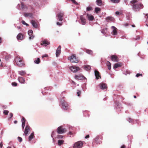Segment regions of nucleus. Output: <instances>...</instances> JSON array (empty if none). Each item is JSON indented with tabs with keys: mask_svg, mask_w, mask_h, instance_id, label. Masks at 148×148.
<instances>
[{
	"mask_svg": "<svg viewBox=\"0 0 148 148\" xmlns=\"http://www.w3.org/2000/svg\"><path fill=\"white\" fill-rule=\"evenodd\" d=\"M132 26L133 27H135V25H132Z\"/></svg>",
	"mask_w": 148,
	"mask_h": 148,
	"instance_id": "69168bd1",
	"label": "nucleus"
},
{
	"mask_svg": "<svg viewBox=\"0 0 148 148\" xmlns=\"http://www.w3.org/2000/svg\"><path fill=\"white\" fill-rule=\"evenodd\" d=\"M128 121L130 123H131L132 122V119H131L130 118H129L128 119Z\"/></svg>",
	"mask_w": 148,
	"mask_h": 148,
	"instance_id": "3c124183",
	"label": "nucleus"
},
{
	"mask_svg": "<svg viewBox=\"0 0 148 148\" xmlns=\"http://www.w3.org/2000/svg\"><path fill=\"white\" fill-rule=\"evenodd\" d=\"M84 144L83 142L78 141L75 143L73 147V148H81L82 147Z\"/></svg>",
	"mask_w": 148,
	"mask_h": 148,
	"instance_id": "39448f33",
	"label": "nucleus"
},
{
	"mask_svg": "<svg viewBox=\"0 0 148 148\" xmlns=\"http://www.w3.org/2000/svg\"><path fill=\"white\" fill-rule=\"evenodd\" d=\"M8 113L9 111L7 110H4L3 112V114L6 115H8Z\"/></svg>",
	"mask_w": 148,
	"mask_h": 148,
	"instance_id": "58836bf2",
	"label": "nucleus"
},
{
	"mask_svg": "<svg viewBox=\"0 0 148 148\" xmlns=\"http://www.w3.org/2000/svg\"><path fill=\"white\" fill-rule=\"evenodd\" d=\"M9 116H10V118H11L12 117L13 114L12 113H10L9 114Z\"/></svg>",
	"mask_w": 148,
	"mask_h": 148,
	"instance_id": "603ef678",
	"label": "nucleus"
},
{
	"mask_svg": "<svg viewBox=\"0 0 148 148\" xmlns=\"http://www.w3.org/2000/svg\"><path fill=\"white\" fill-rule=\"evenodd\" d=\"M28 35L29 36V39H32L34 37V36L33 35V31L32 30H29L28 32Z\"/></svg>",
	"mask_w": 148,
	"mask_h": 148,
	"instance_id": "f8f14e48",
	"label": "nucleus"
},
{
	"mask_svg": "<svg viewBox=\"0 0 148 148\" xmlns=\"http://www.w3.org/2000/svg\"><path fill=\"white\" fill-rule=\"evenodd\" d=\"M30 127L28 125H27L25 129L24 134L25 135H27L28 132L30 130Z\"/></svg>",
	"mask_w": 148,
	"mask_h": 148,
	"instance_id": "a211bd4d",
	"label": "nucleus"
},
{
	"mask_svg": "<svg viewBox=\"0 0 148 148\" xmlns=\"http://www.w3.org/2000/svg\"><path fill=\"white\" fill-rule=\"evenodd\" d=\"M119 14V12L118 11L116 12H115V14L116 15H118Z\"/></svg>",
	"mask_w": 148,
	"mask_h": 148,
	"instance_id": "052dcab7",
	"label": "nucleus"
},
{
	"mask_svg": "<svg viewBox=\"0 0 148 148\" xmlns=\"http://www.w3.org/2000/svg\"><path fill=\"white\" fill-rule=\"evenodd\" d=\"M122 66V64L121 63L119 62V63L115 64L114 66V69H116L117 68L120 67Z\"/></svg>",
	"mask_w": 148,
	"mask_h": 148,
	"instance_id": "393cba45",
	"label": "nucleus"
},
{
	"mask_svg": "<svg viewBox=\"0 0 148 148\" xmlns=\"http://www.w3.org/2000/svg\"><path fill=\"white\" fill-rule=\"evenodd\" d=\"M7 148H11V147H8Z\"/></svg>",
	"mask_w": 148,
	"mask_h": 148,
	"instance_id": "774afa93",
	"label": "nucleus"
},
{
	"mask_svg": "<svg viewBox=\"0 0 148 148\" xmlns=\"http://www.w3.org/2000/svg\"><path fill=\"white\" fill-rule=\"evenodd\" d=\"M125 26H127L128 25V24L127 23H125Z\"/></svg>",
	"mask_w": 148,
	"mask_h": 148,
	"instance_id": "e2e57ef3",
	"label": "nucleus"
},
{
	"mask_svg": "<svg viewBox=\"0 0 148 148\" xmlns=\"http://www.w3.org/2000/svg\"><path fill=\"white\" fill-rule=\"evenodd\" d=\"M15 61L17 65L19 67H22L25 64L23 60L18 57H17L15 58Z\"/></svg>",
	"mask_w": 148,
	"mask_h": 148,
	"instance_id": "f03ea898",
	"label": "nucleus"
},
{
	"mask_svg": "<svg viewBox=\"0 0 148 148\" xmlns=\"http://www.w3.org/2000/svg\"><path fill=\"white\" fill-rule=\"evenodd\" d=\"M64 142V141L62 140H58V145L59 146L61 145H62L63 143Z\"/></svg>",
	"mask_w": 148,
	"mask_h": 148,
	"instance_id": "7c9ffc66",
	"label": "nucleus"
},
{
	"mask_svg": "<svg viewBox=\"0 0 148 148\" xmlns=\"http://www.w3.org/2000/svg\"><path fill=\"white\" fill-rule=\"evenodd\" d=\"M17 121H14V123L15 124L16 123H17Z\"/></svg>",
	"mask_w": 148,
	"mask_h": 148,
	"instance_id": "0e129e2a",
	"label": "nucleus"
},
{
	"mask_svg": "<svg viewBox=\"0 0 148 148\" xmlns=\"http://www.w3.org/2000/svg\"><path fill=\"white\" fill-rule=\"evenodd\" d=\"M97 4L99 6H101L102 4L101 0H97L96 1Z\"/></svg>",
	"mask_w": 148,
	"mask_h": 148,
	"instance_id": "c85d7f7f",
	"label": "nucleus"
},
{
	"mask_svg": "<svg viewBox=\"0 0 148 148\" xmlns=\"http://www.w3.org/2000/svg\"><path fill=\"white\" fill-rule=\"evenodd\" d=\"M61 46L60 45L58 47L56 52V55L57 57H58L61 53Z\"/></svg>",
	"mask_w": 148,
	"mask_h": 148,
	"instance_id": "2eb2a0df",
	"label": "nucleus"
},
{
	"mask_svg": "<svg viewBox=\"0 0 148 148\" xmlns=\"http://www.w3.org/2000/svg\"><path fill=\"white\" fill-rule=\"evenodd\" d=\"M95 75L97 79H99V77L101 78L100 73L98 71L95 70Z\"/></svg>",
	"mask_w": 148,
	"mask_h": 148,
	"instance_id": "aec40b11",
	"label": "nucleus"
},
{
	"mask_svg": "<svg viewBox=\"0 0 148 148\" xmlns=\"http://www.w3.org/2000/svg\"><path fill=\"white\" fill-rule=\"evenodd\" d=\"M26 120L24 117H23L22 119V123H24L25 124V122Z\"/></svg>",
	"mask_w": 148,
	"mask_h": 148,
	"instance_id": "ea45409f",
	"label": "nucleus"
},
{
	"mask_svg": "<svg viewBox=\"0 0 148 148\" xmlns=\"http://www.w3.org/2000/svg\"><path fill=\"white\" fill-rule=\"evenodd\" d=\"M25 123H22V126L23 129L24 128V127L25 126Z\"/></svg>",
	"mask_w": 148,
	"mask_h": 148,
	"instance_id": "5fc2aeb1",
	"label": "nucleus"
},
{
	"mask_svg": "<svg viewBox=\"0 0 148 148\" xmlns=\"http://www.w3.org/2000/svg\"><path fill=\"white\" fill-rule=\"evenodd\" d=\"M84 69L86 71L89 70L91 69V67L90 66L87 65H86L84 66Z\"/></svg>",
	"mask_w": 148,
	"mask_h": 148,
	"instance_id": "cd10ccee",
	"label": "nucleus"
},
{
	"mask_svg": "<svg viewBox=\"0 0 148 148\" xmlns=\"http://www.w3.org/2000/svg\"><path fill=\"white\" fill-rule=\"evenodd\" d=\"M107 21H113L114 19V18L112 17H108L106 18Z\"/></svg>",
	"mask_w": 148,
	"mask_h": 148,
	"instance_id": "a878e982",
	"label": "nucleus"
},
{
	"mask_svg": "<svg viewBox=\"0 0 148 148\" xmlns=\"http://www.w3.org/2000/svg\"><path fill=\"white\" fill-rule=\"evenodd\" d=\"M68 59L72 63H77L78 62V60L77 59L76 56L74 54H73L71 56L68 57Z\"/></svg>",
	"mask_w": 148,
	"mask_h": 148,
	"instance_id": "20e7f679",
	"label": "nucleus"
},
{
	"mask_svg": "<svg viewBox=\"0 0 148 148\" xmlns=\"http://www.w3.org/2000/svg\"><path fill=\"white\" fill-rule=\"evenodd\" d=\"M89 135H88L85 137V138H89Z\"/></svg>",
	"mask_w": 148,
	"mask_h": 148,
	"instance_id": "bf43d9fd",
	"label": "nucleus"
},
{
	"mask_svg": "<svg viewBox=\"0 0 148 148\" xmlns=\"http://www.w3.org/2000/svg\"><path fill=\"white\" fill-rule=\"evenodd\" d=\"M102 137L100 136H97L93 140V144H100L102 143Z\"/></svg>",
	"mask_w": 148,
	"mask_h": 148,
	"instance_id": "7ed1b4c3",
	"label": "nucleus"
},
{
	"mask_svg": "<svg viewBox=\"0 0 148 148\" xmlns=\"http://www.w3.org/2000/svg\"><path fill=\"white\" fill-rule=\"evenodd\" d=\"M40 60L39 58H38L36 60L34 61V62L36 64H38L40 62Z\"/></svg>",
	"mask_w": 148,
	"mask_h": 148,
	"instance_id": "473e14b6",
	"label": "nucleus"
},
{
	"mask_svg": "<svg viewBox=\"0 0 148 148\" xmlns=\"http://www.w3.org/2000/svg\"><path fill=\"white\" fill-rule=\"evenodd\" d=\"M63 137V136L62 135H58V136L57 138H62Z\"/></svg>",
	"mask_w": 148,
	"mask_h": 148,
	"instance_id": "8fccbe9b",
	"label": "nucleus"
},
{
	"mask_svg": "<svg viewBox=\"0 0 148 148\" xmlns=\"http://www.w3.org/2000/svg\"><path fill=\"white\" fill-rule=\"evenodd\" d=\"M80 19L81 24L83 25H85L86 24V19L82 15L80 16Z\"/></svg>",
	"mask_w": 148,
	"mask_h": 148,
	"instance_id": "ddd939ff",
	"label": "nucleus"
},
{
	"mask_svg": "<svg viewBox=\"0 0 148 148\" xmlns=\"http://www.w3.org/2000/svg\"><path fill=\"white\" fill-rule=\"evenodd\" d=\"M62 108L64 110H67L68 108V105L66 101H64L62 102Z\"/></svg>",
	"mask_w": 148,
	"mask_h": 148,
	"instance_id": "1a4fd4ad",
	"label": "nucleus"
},
{
	"mask_svg": "<svg viewBox=\"0 0 148 148\" xmlns=\"http://www.w3.org/2000/svg\"><path fill=\"white\" fill-rule=\"evenodd\" d=\"M75 134V133L74 132H72L71 131H70L68 134H70V135H73V134Z\"/></svg>",
	"mask_w": 148,
	"mask_h": 148,
	"instance_id": "37998d69",
	"label": "nucleus"
},
{
	"mask_svg": "<svg viewBox=\"0 0 148 148\" xmlns=\"http://www.w3.org/2000/svg\"><path fill=\"white\" fill-rule=\"evenodd\" d=\"M18 73L21 75L23 76L26 74V72L24 71H21L18 72Z\"/></svg>",
	"mask_w": 148,
	"mask_h": 148,
	"instance_id": "c756f323",
	"label": "nucleus"
},
{
	"mask_svg": "<svg viewBox=\"0 0 148 148\" xmlns=\"http://www.w3.org/2000/svg\"><path fill=\"white\" fill-rule=\"evenodd\" d=\"M75 4L77 5V3L75 0H71Z\"/></svg>",
	"mask_w": 148,
	"mask_h": 148,
	"instance_id": "09e8293b",
	"label": "nucleus"
},
{
	"mask_svg": "<svg viewBox=\"0 0 148 148\" xmlns=\"http://www.w3.org/2000/svg\"><path fill=\"white\" fill-rule=\"evenodd\" d=\"M31 23L32 24L33 26L35 28H37L38 27L37 24L34 20H32Z\"/></svg>",
	"mask_w": 148,
	"mask_h": 148,
	"instance_id": "4be33fe9",
	"label": "nucleus"
},
{
	"mask_svg": "<svg viewBox=\"0 0 148 148\" xmlns=\"http://www.w3.org/2000/svg\"><path fill=\"white\" fill-rule=\"evenodd\" d=\"M86 10L88 11H89L92 10V8L91 7L89 6L86 8Z\"/></svg>",
	"mask_w": 148,
	"mask_h": 148,
	"instance_id": "4c0bfd02",
	"label": "nucleus"
},
{
	"mask_svg": "<svg viewBox=\"0 0 148 148\" xmlns=\"http://www.w3.org/2000/svg\"><path fill=\"white\" fill-rule=\"evenodd\" d=\"M18 141L20 142H21L22 140V138L21 137H18Z\"/></svg>",
	"mask_w": 148,
	"mask_h": 148,
	"instance_id": "c03bdc74",
	"label": "nucleus"
},
{
	"mask_svg": "<svg viewBox=\"0 0 148 148\" xmlns=\"http://www.w3.org/2000/svg\"><path fill=\"white\" fill-rule=\"evenodd\" d=\"M111 2L114 3H118L119 2V0H110Z\"/></svg>",
	"mask_w": 148,
	"mask_h": 148,
	"instance_id": "c9c22d12",
	"label": "nucleus"
},
{
	"mask_svg": "<svg viewBox=\"0 0 148 148\" xmlns=\"http://www.w3.org/2000/svg\"><path fill=\"white\" fill-rule=\"evenodd\" d=\"M75 78L76 79L78 80H83L84 79V77L81 74L76 75L75 76Z\"/></svg>",
	"mask_w": 148,
	"mask_h": 148,
	"instance_id": "9b49d317",
	"label": "nucleus"
},
{
	"mask_svg": "<svg viewBox=\"0 0 148 148\" xmlns=\"http://www.w3.org/2000/svg\"><path fill=\"white\" fill-rule=\"evenodd\" d=\"M142 76V74H140V73H137L136 74V77H138L140 76Z\"/></svg>",
	"mask_w": 148,
	"mask_h": 148,
	"instance_id": "a18cd8bd",
	"label": "nucleus"
},
{
	"mask_svg": "<svg viewBox=\"0 0 148 148\" xmlns=\"http://www.w3.org/2000/svg\"><path fill=\"white\" fill-rule=\"evenodd\" d=\"M48 57V55L46 54H44L42 56V58H43L45 57Z\"/></svg>",
	"mask_w": 148,
	"mask_h": 148,
	"instance_id": "49530a36",
	"label": "nucleus"
},
{
	"mask_svg": "<svg viewBox=\"0 0 148 148\" xmlns=\"http://www.w3.org/2000/svg\"><path fill=\"white\" fill-rule=\"evenodd\" d=\"M112 28L113 29L112 32V34L114 35H116L117 34V28L114 26L112 27Z\"/></svg>",
	"mask_w": 148,
	"mask_h": 148,
	"instance_id": "f3484780",
	"label": "nucleus"
},
{
	"mask_svg": "<svg viewBox=\"0 0 148 148\" xmlns=\"http://www.w3.org/2000/svg\"><path fill=\"white\" fill-rule=\"evenodd\" d=\"M81 93V91L79 90H77V95L78 96H80V94Z\"/></svg>",
	"mask_w": 148,
	"mask_h": 148,
	"instance_id": "79ce46f5",
	"label": "nucleus"
},
{
	"mask_svg": "<svg viewBox=\"0 0 148 148\" xmlns=\"http://www.w3.org/2000/svg\"><path fill=\"white\" fill-rule=\"evenodd\" d=\"M21 23L23 25H25V24L26 23L24 21H21Z\"/></svg>",
	"mask_w": 148,
	"mask_h": 148,
	"instance_id": "13d9d810",
	"label": "nucleus"
},
{
	"mask_svg": "<svg viewBox=\"0 0 148 148\" xmlns=\"http://www.w3.org/2000/svg\"><path fill=\"white\" fill-rule=\"evenodd\" d=\"M71 70L74 73H76L79 71L80 68L78 66H72L70 67Z\"/></svg>",
	"mask_w": 148,
	"mask_h": 148,
	"instance_id": "6e6552de",
	"label": "nucleus"
},
{
	"mask_svg": "<svg viewBox=\"0 0 148 148\" xmlns=\"http://www.w3.org/2000/svg\"><path fill=\"white\" fill-rule=\"evenodd\" d=\"M3 143L2 142H1L0 143V147L1 148H2L3 147Z\"/></svg>",
	"mask_w": 148,
	"mask_h": 148,
	"instance_id": "6e6d98bb",
	"label": "nucleus"
},
{
	"mask_svg": "<svg viewBox=\"0 0 148 148\" xmlns=\"http://www.w3.org/2000/svg\"><path fill=\"white\" fill-rule=\"evenodd\" d=\"M12 86H16L17 85V84L15 82H13L12 83Z\"/></svg>",
	"mask_w": 148,
	"mask_h": 148,
	"instance_id": "a19ab883",
	"label": "nucleus"
},
{
	"mask_svg": "<svg viewBox=\"0 0 148 148\" xmlns=\"http://www.w3.org/2000/svg\"><path fill=\"white\" fill-rule=\"evenodd\" d=\"M100 11L101 9L99 8L96 7L95 8V11L97 14H98Z\"/></svg>",
	"mask_w": 148,
	"mask_h": 148,
	"instance_id": "2f4dec72",
	"label": "nucleus"
},
{
	"mask_svg": "<svg viewBox=\"0 0 148 148\" xmlns=\"http://www.w3.org/2000/svg\"><path fill=\"white\" fill-rule=\"evenodd\" d=\"M125 145H123L121 146V148H125Z\"/></svg>",
	"mask_w": 148,
	"mask_h": 148,
	"instance_id": "4d7b16f0",
	"label": "nucleus"
},
{
	"mask_svg": "<svg viewBox=\"0 0 148 148\" xmlns=\"http://www.w3.org/2000/svg\"><path fill=\"white\" fill-rule=\"evenodd\" d=\"M16 38L18 40H22L24 38L23 35L21 33H19L17 35Z\"/></svg>",
	"mask_w": 148,
	"mask_h": 148,
	"instance_id": "4468645a",
	"label": "nucleus"
},
{
	"mask_svg": "<svg viewBox=\"0 0 148 148\" xmlns=\"http://www.w3.org/2000/svg\"><path fill=\"white\" fill-rule=\"evenodd\" d=\"M50 44V42L47 40H45L41 42V45H44L46 46Z\"/></svg>",
	"mask_w": 148,
	"mask_h": 148,
	"instance_id": "dca6fc26",
	"label": "nucleus"
},
{
	"mask_svg": "<svg viewBox=\"0 0 148 148\" xmlns=\"http://www.w3.org/2000/svg\"><path fill=\"white\" fill-rule=\"evenodd\" d=\"M62 23H60L59 22H57L56 24L57 25L59 26H61L62 25Z\"/></svg>",
	"mask_w": 148,
	"mask_h": 148,
	"instance_id": "de8ad7c7",
	"label": "nucleus"
},
{
	"mask_svg": "<svg viewBox=\"0 0 148 148\" xmlns=\"http://www.w3.org/2000/svg\"><path fill=\"white\" fill-rule=\"evenodd\" d=\"M87 16L88 19L89 21H92L94 18V16H93L89 14H87Z\"/></svg>",
	"mask_w": 148,
	"mask_h": 148,
	"instance_id": "5701e85b",
	"label": "nucleus"
},
{
	"mask_svg": "<svg viewBox=\"0 0 148 148\" xmlns=\"http://www.w3.org/2000/svg\"><path fill=\"white\" fill-rule=\"evenodd\" d=\"M64 15V13L63 12H60L58 14L56 15L57 17V19L60 21H63V18Z\"/></svg>",
	"mask_w": 148,
	"mask_h": 148,
	"instance_id": "423d86ee",
	"label": "nucleus"
},
{
	"mask_svg": "<svg viewBox=\"0 0 148 148\" xmlns=\"http://www.w3.org/2000/svg\"><path fill=\"white\" fill-rule=\"evenodd\" d=\"M25 25H26L27 26L28 25V24L27 23H25Z\"/></svg>",
	"mask_w": 148,
	"mask_h": 148,
	"instance_id": "338daca9",
	"label": "nucleus"
},
{
	"mask_svg": "<svg viewBox=\"0 0 148 148\" xmlns=\"http://www.w3.org/2000/svg\"><path fill=\"white\" fill-rule=\"evenodd\" d=\"M18 80L19 82L21 84H24L25 83V79L22 77H18Z\"/></svg>",
	"mask_w": 148,
	"mask_h": 148,
	"instance_id": "6ab92c4d",
	"label": "nucleus"
},
{
	"mask_svg": "<svg viewBox=\"0 0 148 148\" xmlns=\"http://www.w3.org/2000/svg\"><path fill=\"white\" fill-rule=\"evenodd\" d=\"M107 65L108 69L110 70L111 69V65L110 62H107Z\"/></svg>",
	"mask_w": 148,
	"mask_h": 148,
	"instance_id": "72a5a7b5",
	"label": "nucleus"
},
{
	"mask_svg": "<svg viewBox=\"0 0 148 148\" xmlns=\"http://www.w3.org/2000/svg\"><path fill=\"white\" fill-rule=\"evenodd\" d=\"M86 52L88 54H92V51L91 50L89 49H86Z\"/></svg>",
	"mask_w": 148,
	"mask_h": 148,
	"instance_id": "f704fd0d",
	"label": "nucleus"
},
{
	"mask_svg": "<svg viewBox=\"0 0 148 148\" xmlns=\"http://www.w3.org/2000/svg\"><path fill=\"white\" fill-rule=\"evenodd\" d=\"M2 42V38L1 37H0V43H1Z\"/></svg>",
	"mask_w": 148,
	"mask_h": 148,
	"instance_id": "680f3d73",
	"label": "nucleus"
},
{
	"mask_svg": "<svg viewBox=\"0 0 148 148\" xmlns=\"http://www.w3.org/2000/svg\"><path fill=\"white\" fill-rule=\"evenodd\" d=\"M34 136V134L33 133H32L29 137V141H30L33 138Z\"/></svg>",
	"mask_w": 148,
	"mask_h": 148,
	"instance_id": "bb28decb",
	"label": "nucleus"
},
{
	"mask_svg": "<svg viewBox=\"0 0 148 148\" xmlns=\"http://www.w3.org/2000/svg\"><path fill=\"white\" fill-rule=\"evenodd\" d=\"M112 60L114 62H118L119 61V58L118 57L114 55H112L110 57Z\"/></svg>",
	"mask_w": 148,
	"mask_h": 148,
	"instance_id": "9d476101",
	"label": "nucleus"
},
{
	"mask_svg": "<svg viewBox=\"0 0 148 148\" xmlns=\"http://www.w3.org/2000/svg\"><path fill=\"white\" fill-rule=\"evenodd\" d=\"M10 55H7L5 57V58L6 59H8L9 58H10Z\"/></svg>",
	"mask_w": 148,
	"mask_h": 148,
	"instance_id": "864d4df0",
	"label": "nucleus"
},
{
	"mask_svg": "<svg viewBox=\"0 0 148 148\" xmlns=\"http://www.w3.org/2000/svg\"><path fill=\"white\" fill-rule=\"evenodd\" d=\"M107 32V29H103L101 31V32L103 34H105Z\"/></svg>",
	"mask_w": 148,
	"mask_h": 148,
	"instance_id": "e433bc0d",
	"label": "nucleus"
},
{
	"mask_svg": "<svg viewBox=\"0 0 148 148\" xmlns=\"http://www.w3.org/2000/svg\"><path fill=\"white\" fill-rule=\"evenodd\" d=\"M24 15L26 17H32L33 16V14L32 13H25L24 14Z\"/></svg>",
	"mask_w": 148,
	"mask_h": 148,
	"instance_id": "b1692460",
	"label": "nucleus"
},
{
	"mask_svg": "<svg viewBox=\"0 0 148 148\" xmlns=\"http://www.w3.org/2000/svg\"><path fill=\"white\" fill-rule=\"evenodd\" d=\"M66 131V129L63 128L62 126H60L57 128V133L59 134H63Z\"/></svg>",
	"mask_w": 148,
	"mask_h": 148,
	"instance_id": "0eeeda50",
	"label": "nucleus"
},
{
	"mask_svg": "<svg viewBox=\"0 0 148 148\" xmlns=\"http://www.w3.org/2000/svg\"><path fill=\"white\" fill-rule=\"evenodd\" d=\"M137 2V0H132L130 2L133 9L136 11H139L143 7V5L141 3H138Z\"/></svg>",
	"mask_w": 148,
	"mask_h": 148,
	"instance_id": "f257e3e1",
	"label": "nucleus"
},
{
	"mask_svg": "<svg viewBox=\"0 0 148 148\" xmlns=\"http://www.w3.org/2000/svg\"><path fill=\"white\" fill-rule=\"evenodd\" d=\"M100 85V88L102 89L103 90L104 89H106L107 88V85L105 84L101 83Z\"/></svg>",
	"mask_w": 148,
	"mask_h": 148,
	"instance_id": "412c9836",
	"label": "nucleus"
}]
</instances>
